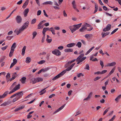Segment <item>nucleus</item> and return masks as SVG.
<instances>
[{
  "mask_svg": "<svg viewBox=\"0 0 121 121\" xmlns=\"http://www.w3.org/2000/svg\"><path fill=\"white\" fill-rule=\"evenodd\" d=\"M23 95V93H22L19 95H17V96L12 101L10 100H8L1 104L0 105V106H6V105H11L13 103L15 102L17 100H18Z\"/></svg>",
  "mask_w": 121,
  "mask_h": 121,
  "instance_id": "1",
  "label": "nucleus"
},
{
  "mask_svg": "<svg viewBox=\"0 0 121 121\" xmlns=\"http://www.w3.org/2000/svg\"><path fill=\"white\" fill-rule=\"evenodd\" d=\"M82 23H80L77 25H75L73 26H69V28L70 29L72 33H73L76 30L78 29L81 26Z\"/></svg>",
  "mask_w": 121,
  "mask_h": 121,
  "instance_id": "2",
  "label": "nucleus"
},
{
  "mask_svg": "<svg viewBox=\"0 0 121 121\" xmlns=\"http://www.w3.org/2000/svg\"><path fill=\"white\" fill-rule=\"evenodd\" d=\"M20 84H19L17 85H16L9 92V94H10L20 89Z\"/></svg>",
  "mask_w": 121,
  "mask_h": 121,
  "instance_id": "3",
  "label": "nucleus"
},
{
  "mask_svg": "<svg viewBox=\"0 0 121 121\" xmlns=\"http://www.w3.org/2000/svg\"><path fill=\"white\" fill-rule=\"evenodd\" d=\"M75 64V63H73L71 65L67 68L66 69L64 70L61 72L63 75L67 71H68L70 70Z\"/></svg>",
  "mask_w": 121,
  "mask_h": 121,
  "instance_id": "4",
  "label": "nucleus"
},
{
  "mask_svg": "<svg viewBox=\"0 0 121 121\" xmlns=\"http://www.w3.org/2000/svg\"><path fill=\"white\" fill-rule=\"evenodd\" d=\"M53 54L57 56H60L61 55V53L59 50L58 49L52 52Z\"/></svg>",
  "mask_w": 121,
  "mask_h": 121,
  "instance_id": "5",
  "label": "nucleus"
},
{
  "mask_svg": "<svg viewBox=\"0 0 121 121\" xmlns=\"http://www.w3.org/2000/svg\"><path fill=\"white\" fill-rule=\"evenodd\" d=\"M111 26L110 24H108L106 26V27L103 29V31L104 32H106L109 30L111 29Z\"/></svg>",
  "mask_w": 121,
  "mask_h": 121,
  "instance_id": "6",
  "label": "nucleus"
},
{
  "mask_svg": "<svg viewBox=\"0 0 121 121\" xmlns=\"http://www.w3.org/2000/svg\"><path fill=\"white\" fill-rule=\"evenodd\" d=\"M16 20L17 22L18 23H21L22 21V19L21 16H17L16 18Z\"/></svg>",
  "mask_w": 121,
  "mask_h": 121,
  "instance_id": "7",
  "label": "nucleus"
},
{
  "mask_svg": "<svg viewBox=\"0 0 121 121\" xmlns=\"http://www.w3.org/2000/svg\"><path fill=\"white\" fill-rule=\"evenodd\" d=\"M63 74L61 72L52 79V80L55 81L62 76Z\"/></svg>",
  "mask_w": 121,
  "mask_h": 121,
  "instance_id": "8",
  "label": "nucleus"
},
{
  "mask_svg": "<svg viewBox=\"0 0 121 121\" xmlns=\"http://www.w3.org/2000/svg\"><path fill=\"white\" fill-rule=\"evenodd\" d=\"M29 24V21H27L23 24L22 27L24 29H26L28 27Z\"/></svg>",
  "mask_w": 121,
  "mask_h": 121,
  "instance_id": "9",
  "label": "nucleus"
},
{
  "mask_svg": "<svg viewBox=\"0 0 121 121\" xmlns=\"http://www.w3.org/2000/svg\"><path fill=\"white\" fill-rule=\"evenodd\" d=\"M23 92V91H20L17 92L15 94L13 95L12 96H11L10 97V98H12L13 97H15L16 96H17V95H19L21 94Z\"/></svg>",
  "mask_w": 121,
  "mask_h": 121,
  "instance_id": "10",
  "label": "nucleus"
},
{
  "mask_svg": "<svg viewBox=\"0 0 121 121\" xmlns=\"http://www.w3.org/2000/svg\"><path fill=\"white\" fill-rule=\"evenodd\" d=\"M29 12V9L28 8L26 9L25 10L23 13L25 17H26L27 16Z\"/></svg>",
  "mask_w": 121,
  "mask_h": 121,
  "instance_id": "11",
  "label": "nucleus"
},
{
  "mask_svg": "<svg viewBox=\"0 0 121 121\" xmlns=\"http://www.w3.org/2000/svg\"><path fill=\"white\" fill-rule=\"evenodd\" d=\"M26 77H23L21 79H20V81L22 84H24L26 82Z\"/></svg>",
  "mask_w": 121,
  "mask_h": 121,
  "instance_id": "12",
  "label": "nucleus"
},
{
  "mask_svg": "<svg viewBox=\"0 0 121 121\" xmlns=\"http://www.w3.org/2000/svg\"><path fill=\"white\" fill-rule=\"evenodd\" d=\"M49 86H48L47 87L44 88V89L42 90H41L39 92V93H41L40 94V95H42L43 94H44V93H45V92H46V90H44L46 89Z\"/></svg>",
  "mask_w": 121,
  "mask_h": 121,
  "instance_id": "13",
  "label": "nucleus"
},
{
  "mask_svg": "<svg viewBox=\"0 0 121 121\" xmlns=\"http://www.w3.org/2000/svg\"><path fill=\"white\" fill-rule=\"evenodd\" d=\"M65 106H61L58 109H57L56 110L54 113L53 114H54L57 113V112H59L61 110H62L63 108Z\"/></svg>",
  "mask_w": 121,
  "mask_h": 121,
  "instance_id": "14",
  "label": "nucleus"
},
{
  "mask_svg": "<svg viewBox=\"0 0 121 121\" xmlns=\"http://www.w3.org/2000/svg\"><path fill=\"white\" fill-rule=\"evenodd\" d=\"M28 1L27 0L25 2L22 6V8L23 9H25L26 7L28 4Z\"/></svg>",
  "mask_w": 121,
  "mask_h": 121,
  "instance_id": "15",
  "label": "nucleus"
},
{
  "mask_svg": "<svg viewBox=\"0 0 121 121\" xmlns=\"http://www.w3.org/2000/svg\"><path fill=\"white\" fill-rule=\"evenodd\" d=\"M43 80V79L41 78L38 77L36 78V83L40 82Z\"/></svg>",
  "mask_w": 121,
  "mask_h": 121,
  "instance_id": "16",
  "label": "nucleus"
},
{
  "mask_svg": "<svg viewBox=\"0 0 121 121\" xmlns=\"http://www.w3.org/2000/svg\"><path fill=\"white\" fill-rule=\"evenodd\" d=\"M30 81H32L33 82L32 84H33L36 83V78H30Z\"/></svg>",
  "mask_w": 121,
  "mask_h": 121,
  "instance_id": "17",
  "label": "nucleus"
},
{
  "mask_svg": "<svg viewBox=\"0 0 121 121\" xmlns=\"http://www.w3.org/2000/svg\"><path fill=\"white\" fill-rule=\"evenodd\" d=\"M109 32H107L106 33H104L102 32L101 33V35H102V37L103 38H104L105 36L107 35H108L109 34Z\"/></svg>",
  "mask_w": 121,
  "mask_h": 121,
  "instance_id": "18",
  "label": "nucleus"
},
{
  "mask_svg": "<svg viewBox=\"0 0 121 121\" xmlns=\"http://www.w3.org/2000/svg\"><path fill=\"white\" fill-rule=\"evenodd\" d=\"M73 49L72 48H67L65 49V51L66 52H71L73 51Z\"/></svg>",
  "mask_w": 121,
  "mask_h": 121,
  "instance_id": "19",
  "label": "nucleus"
},
{
  "mask_svg": "<svg viewBox=\"0 0 121 121\" xmlns=\"http://www.w3.org/2000/svg\"><path fill=\"white\" fill-rule=\"evenodd\" d=\"M24 108V106H21L19 108H16L14 110L15 112L19 110H21Z\"/></svg>",
  "mask_w": 121,
  "mask_h": 121,
  "instance_id": "20",
  "label": "nucleus"
},
{
  "mask_svg": "<svg viewBox=\"0 0 121 121\" xmlns=\"http://www.w3.org/2000/svg\"><path fill=\"white\" fill-rule=\"evenodd\" d=\"M116 63L115 62H113L108 64L107 66H113L115 65Z\"/></svg>",
  "mask_w": 121,
  "mask_h": 121,
  "instance_id": "21",
  "label": "nucleus"
},
{
  "mask_svg": "<svg viewBox=\"0 0 121 121\" xmlns=\"http://www.w3.org/2000/svg\"><path fill=\"white\" fill-rule=\"evenodd\" d=\"M75 44L74 43H71L68 44L67 46L68 48H71L74 46Z\"/></svg>",
  "mask_w": 121,
  "mask_h": 121,
  "instance_id": "22",
  "label": "nucleus"
},
{
  "mask_svg": "<svg viewBox=\"0 0 121 121\" xmlns=\"http://www.w3.org/2000/svg\"><path fill=\"white\" fill-rule=\"evenodd\" d=\"M16 43H14L13 44H12V46L11 47V49H12L13 50H14V49L16 48Z\"/></svg>",
  "mask_w": 121,
  "mask_h": 121,
  "instance_id": "23",
  "label": "nucleus"
},
{
  "mask_svg": "<svg viewBox=\"0 0 121 121\" xmlns=\"http://www.w3.org/2000/svg\"><path fill=\"white\" fill-rule=\"evenodd\" d=\"M121 98V95H120L116 97L115 99V100L116 102H117Z\"/></svg>",
  "mask_w": 121,
  "mask_h": 121,
  "instance_id": "24",
  "label": "nucleus"
},
{
  "mask_svg": "<svg viewBox=\"0 0 121 121\" xmlns=\"http://www.w3.org/2000/svg\"><path fill=\"white\" fill-rule=\"evenodd\" d=\"M26 48V46H25L23 47L22 49V54L23 56L25 54Z\"/></svg>",
  "mask_w": 121,
  "mask_h": 121,
  "instance_id": "25",
  "label": "nucleus"
},
{
  "mask_svg": "<svg viewBox=\"0 0 121 121\" xmlns=\"http://www.w3.org/2000/svg\"><path fill=\"white\" fill-rule=\"evenodd\" d=\"M53 4V2L51 1H48L45 2L43 3V4H49L50 5H52Z\"/></svg>",
  "mask_w": 121,
  "mask_h": 121,
  "instance_id": "26",
  "label": "nucleus"
},
{
  "mask_svg": "<svg viewBox=\"0 0 121 121\" xmlns=\"http://www.w3.org/2000/svg\"><path fill=\"white\" fill-rule=\"evenodd\" d=\"M87 29V28L85 26H83L79 30L81 32H83L84 30Z\"/></svg>",
  "mask_w": 121,
  "mask_h": 121,
  "instance_id": "27",
  "label": "nucleus"
},
{
  "mask_svg": "<svg viewBox=\"0 0 121 121\" xmlns=\"http://www.w3.org/2000/svg\"><path fill=\"white\" fill-rule=\"evenodd\" d=\"M31 61V59L30 57H27L26 58V62L27 63H29Z\"/></svg>",
  "mask_w": 121,
  "mask_h": 121,
  "instance_id": "28",
  "label": "nucleus"
},
{
  "mask_svg": "<svg viewBox=\"0 0 121 121\" xmlns=\"http://www.w3.org/2000/svg\"><path fill=\"white\" fill-rule=\"evenodd\" d=\"M37 33L36 31H35L33 32L32 34V35L33 36L32 38V39H33L35 38L36 36L37 35Z\"/></svg>",
  "mask_w": 121,
  "mask_h": 121,
  "instance_id": "29",
  "label": "nucleus"
},
{
  "mask_svg": "<svg viewBox=\"0 0 121 121\" xmlns=\"http://www.w3.org/2000/svg\"><path fill=\"white\" fill-rule=\"evenodd\" d=\"M14 50H12V49H11L10 52L9 53V56L10 57H11L13 55V52H14Z\"/></svg>",
  "mask_w": 121,
  "mask_h": 121,
  "instance_id": "30",
  "label": "nucleus"
},
{
  "mask_svg": "<svg viewBox=\"0 0 121 121\" xmlns=\"http://www.w3.org/2000/svg\"><path fill=\"white\" fill-rule=\"evenodd\" d=\"M16 84L17 82H14L9 88V89L10 90L12 89L14 87V86L16 85Z\"/></svg>",
  "mask_w": 121,
  "mask_h": 121,
  "instance_id": "31",
  "label": "nucleus"
},
{
  "mask_svg": "<svg viewBox=\"0 0 121 121\" xmlns=\"http://www.w3.org/2000/svg\"><path fill=\"white\" fill-rule=\"evenodd\" d=\"M72 4L74 9H75L76 7V4L75 1V0H73L72 2Z\"/></svg>",
  "mask_w": 121,
  "mask_h": 121,
  "instance_id": "32",
  "label": "nucleus"
},
{
  "mask_svg": "<svg viewBox=\"0 0 121 121\" xmlns=\"http://www.w3.org/2000/svg\"><path fill=\"white\" fill-rule=\"evenodd\" d=\"M8 93L9 94L8 91H5L2 95V96H3L4 98L6 96Z\"/></svg>",
  "mask_w": 121,
  "mask_h": 121,
  "instance_id": "33",
  "label": "nucleus"
},
{
  "mask_svg": "<svg viewBox=\"0 0 121 121\" xmlns=\"http://www.w3.org/2000/svg\"><path fill=\"white\" fill-rule=\"evenodd\" d=\"M76 46L79 48H80L82 46V43L80 42H78L76 44Z\"/></svg>",
  "mask_w": 121,
  "mask_h": 121,
  "instance_id": "34",
  "label": "nucleus"
},
{
  "mask_svg": "<svg viewBox=\"0 0 121 121\" xmlns=\"http://www.w3.org/2000/svg\"><path fill=\"white\" fill-rule=\"evenodd\" d=\"M50 29H51L50 31L52 32V34L53 35H55V30L53 28V27H52L50 28Z\"/></svg>",
  "mask_w": 121,
  "mask_h": 121,
  "instance_id": "35",
  "label": "nucleus"
},
{
  "mask_svg": "<svg viewBox=\"0 0 121 121\" xmlns=\"http://www.w3.org/2000/svg\"><path fill=\"white\" fill-rule=\"evenodd\" d=\"M46 21L45 20H43L40 22L39 24L38 25V26H39L40 25H41L42 24H43L44 22H46Z\"/></svg>",
  "mask_w": 121,
  "mask_h": 121,
  "instance_id": "36",
  "label": "nucleus"
},
{
  "mask_svg": "<svg viewBox=\"0 0 121 121\" xmlns=\"http://www.w3.org/2000/svg\"><path fill=\"white\" fill-rule=\"evenodd\" d=\"M110 108V107H109L105 109V110L104 111L103 113V115H104L106 114V113H107V112L109 110V109Z\"/></svg>",
  "mask_w": 121,
  "mask_h": 121,
  "instance_id": "37",
  "label": "nucleus"
},
{
  "mask_svg": "<svg viewBox=\"0 0 121 121\" xmlns=\"http://www.w3.org/2000/svg\"><path fill=\"white\" fill-rule=\"evenodd\" d=\"M36 18H34L31 21V24H34L36 22Z\"/></svg>",
  "mask_w": 121,
  "mask_h": 121,
  "instance_id": "38",
  "label": "nucleus"
},
{
  "mask_svg": "<svg viewBox=\"0 0 121 121\" xmlns=\"http://www.w3.org/2000/svg\"><path fill=\"white\" fill-rule=\"evenodd\" d=\"M45 62V60H42L39 62H38V63L39 64H41L44 63Z\"/></svg>",
  "mask_w": 121,
  "mask_h": 121,
  "instance_id": "39",
  "label": "nucleus"
},
{
  "mask_svg": "<svg viewBox=\"0 0 121 121\" xmlns=\"http://www.w3.org/2000/svg\"><path fill=\"white\" fill-rule=\"evenodd\" d=\"M115 69V67H114L111 70L110 73H109V74L110 75L112 73L114 72Z\"/></svg>",
  "mask_w": 121,
  "mask_h": 121,
  "instance_id": "40",
  "label": "nucleus"
},
{
  "mask_svg": "<svg viewBox=\"0 0 121 121\" xmlns=\"http://www.w3.org/2000/svg\"><path fill=\"white\" fill-rule=\"evenodd\" d=\"M10 77V74L9 73H8L6 76L7 80H8V79Z\"/></svg>",
  "mask_w": 121,
  "mask_h": 121,
  "instance_id": "41",
  "label": "nucleus"
},
{
  "mask_svg": "<svg viewBox=\"0 0 121 121\" xmlns=\"http://www.w3.org/2000/svg\"><path fill=\"white\" fill-rule=\"evenodd\" d=\"M100 65L101 66V68H103L104 66V63L101 60H100Z\"/></svg>",
  "mask_w": 121,
  "mask_h": 121,
  "instance_id": "42",
  "label": "nucleus"
},
{
  "mask_svg": "<svg viewBox=\"0 0 121 121\" xmlns=\"http://www.w3.org/2000/svg\"><path fill=\"white\" fill-rule=\"evenodd\" d=\"M46 40L47 42L48 43H50L52 41V39L51 38L49 39H46Z\"/></svg>",
  "mask_w": 121,
  "mask_h": 121,
  "instance_id": "43",
  "label": "nucleus"
},
{
  "mask_svg": "<svg viewBox=\"0 0 121 121\" xmlns=\"http://www.w3.org/2000/svg\"><path fill=\"white\" fill-rule=\"evenodd\" d=\"M25 29L22 27H21V28H20L19 29V31L20 32V33H21Z\"/></svg>",
  "mask_w": 121,
  "mask_h": 121,
  "instance_id": "44",
  "label": "nucleus"
},
{
  "mask_svg": "<svg viewBox=\"0 0 121 121\" xmlns=\"http://www.w3.org/2000/svg\"><path fill=\"white\" fill-rule=\"evenodd\" d=\"M118 29V28H117L114 30L111 33V34L112 35L115 33Z\"/></svg>",
  "mask_w": 121,
  "mask_h": 121,
  "instance_id": "45",
  "label": "nucleus"
},
{
  "mask_svg": "<svg viewBox=\"0 0 121 121\" xmlns=\"http://www.w3.org/2000/svg\"><path fill=\"white\" fill-rule=\"evenodd\" d=\"M73 62V61H72V60L71 61H69L67 63H66V65H67L68 66H69L70 65V64Z\"/></svg>",
  "mask_w": 121,
  "mask_h": 121,
  "instance_id": "46",
  "label": "nucleus"
},
{
  "mask_svg": "<svg viewBox=\"0 0 121 121\" xmlns=\"http://www.w3.org/2000/svg\"><path fill=\"white\" fill-rule=\"evenodd\" d=\"M73 62V61H72V60L71 61H69L67 63H66V65H67L68 66H69L70 65V64Z\"/></svg>",
  "mask_w": 121,
  "mask_h": 121,
  "instance_id": "47",
  "label": "nucleus"
},
{
  "mask_svg": "<svg viewBox=\"0 0 121 121\" xmlns=\"http://www.w3.org/2000/svg\"><path fill=\"white\" fill-rule=\"evenodd\" d=\"M115 117L116 116L115 115H114L113 117L110 119L108 121H113L115 119Z\"/></svg>",
  "mask_w": 121,
  "mask_h": 121,
  "instance_id": "48",
  "label": "nucleus"
},
{
  "mask_svg": "<svg viewBox=\"0 0 121 121\" xmlns=\"http://www.w3.org/2000/svg\"><path fill=\"white\" fill-rule=\"evenodd\" d=\"M85 69L89 70L90 69V67L88 64H86V67L84 68Z\"/></svg>",
  "mask_w": 121,
  "mask_h": 121,
  "instance_id": "49",
  "label": "nucleus"
},
{
  "mask_svg": "<svg viewBox=\"0 0 121 121\" xmlns=\"http://www.w3.org/2000/svg\"><path fill=\"white\" fill-rule=\"evenodd\" d=\"M16 78V77H14V76H12V77L11 78L9 79V80H8V81H7V82H8L9 81H11L15 79Z\"/></svg>",
  "mask_w": 121,
  "mask_h": 121,
  "instance_id": "50",
  "label": "nucleus"
},
{
  "mask_svg": "<svg viewBox=\"0 0 121 121\" xmlns=\"http://www.w3.org/2000/svg\"><path fill=\"white\" fill-rule=\"evenodd\" d=\"M8 47V46H6L5 47H4L2 48H1V49L3 51H4L5 50H6Z\"/></svg>",
  "mask_w": 121,
  "mask_h": 121,
  "instance_id": "51",
  "label": "nucleus"
},
{
  "mask_svg": "<svg viewBox=\"0 0 121 121\" xmlns=\"http://www.w3.org/2000/svg\"><path fill=\"white\" fill-rule=\"evenodd\" d=\"M90 35L89 34H86L85 35V37L87 39L90 37Z\"/></svg>",
  "mask_w": 121,
  "mask_h": 121,
  "instance_id": "52",
  "label": "nucleus"
},
{
  "mask_svg": "<svg viewBox=\"0 0 121 121\" xmlns=\"http://www.w3.org/2000/svg\"><path fill=\"white\" fill-rule=\"evenodd\" d=\"M84 75L81 73H79L77 75V77L78 78H80L81 76H83Z\"/></svg>",
  "mask_w": 121,
  "mask_h": 121,
  "instance_id": "53",
  "label": "nucleus"
},
{
  "mask_svg": "<svg viewBox=\"0 0 121 121\" xmlns=\"http://www.w3.org/2000/svg\"><path fill=\"white\" fill-rule=\"evenodd\" d=\"M41 11L40 10H38L37 13V15L38 16L39 15L41 14Z\"/></svg>",
  "mask_w": 121,
  "mask_h": 121,
  "instance_id": "54",
  "label": "nucleus"
},
{
  "mask_svg": "<svg viewBox=\"0 0 121 121\" xmlns=\"http://www.w3.org/2000/svg\"><path fill=\"white\" fill-rule=\"evenodd\" d=\"M43 12L44 15L46 17H48V16L46 14V13L44 10H43Z\"/></svg>",
  "mask_w": 121,
  "mask_h": 121,
  "instance_id": "55",
  "label": "nucleus"
},
{
  "mask_svg": "<svg viewBox=\"0 0 121 121\" xmlns=\"http://www.w3.org/2000/svg\"><path fill=\"white\" fill-rule=\"evenodd\" d=\"M43 25H40V26H38V29H41V28H42L43 27Z\"/></svg>",
  "mask_w": 121,
  "mask_h": 121,
  "instance_id": "56",
  "label": "nucleus"
},
{
  "mask_svg": "<svg viewBox=\"0 0 121 121\" xmlns=\"http://www.w3.org/2000/svg\"><path fill=\"white\" fill-rule=\"evenodd\" d=\"M107 71V70H103L101 72V74H104L106 73Z\"/></svg>",
  "mask_w": 121,
  "mask_h": 121,
  "instance_id": "57",
  "label": "nucleus"
},
{
  "mask_svg": "<svg viewBox=\"0 0 121 121\" xmlns=\"http://www.w3.org/2000/svg\"><path fill=\"white\" fill-rule=\"evenodd\" d=\"M14 32L15 33H16V35H18L20 33V32H19V31H17V30H16L14 31Z\"/></svg>",
  "mask_w": 121,
  "mask_h": 121,
  "instance_id": "58",
  "label": "nucleus"
},
{
  "mask_svg": "<svg viewBox=\"0 0 121 121\" xmlns=\"http://www.w3.org/2000/svg\"><path fill=\"white\" fill-rule=\"evenodd\" d=\"M86 58V57H84L82 58L80 60V61H81V62H82L83 60H85Z\"/></svg>",
  "mask_w": 121,
  "mask_h": 121,
  "instance_id": "59",
  "label": "nucleus"
},
{
  "mask_svg": "<svg viewBox=\"0 0 121 121\" xmlns=\"http://www.w3.org/2000/svg\"><path fill=\"white\" fill-rule=\"evenodd\" d=\"M64 48V47L62 46H60L58 47V48L60 50H62Z\"/></svg>",
  "mask_w": 121,
  "mask_h": 121,
  "instance_id": "60",
  "label": "nucleus"
},
{
  "mask_svg": "<svg viewBox=\"0 0 121 121\" xmlns=\"http://www.w3.org/2000/svg\"><path fill=\"white\" fill-rule=\"evenodd\" d=\"M13 36H7L6 37L7 39L9 40H10L12 38Z\"/></svg>",
  "mask_w": 121,
  "mask_h": 121,
  "instance_id": "61",
  "label": "nucleus"
},
{
  "mask_svg": "<svg viewBox=\"0 0 121 121\" xmlns=\"http://www.w3.org/2000/svg\"><path fill=\"white\" fill-rule=\"evenodd\" d=\"M17 60L16 59H14L13 60V63L16 64L17 62Z\"/></svg>",
  "mask_w": 121,
  "mask_h": 121,
  "instance_id": "62",
  "label": "nucleus"
},
{
  "mask_svg": "<svg viewBox=\"0 0 121 121\" xmlns=\"http://www.w3.org/2000/svg\"><path fill=\"white\" fill-rule=\"evenodd\" d=\"M22 0H20V1H18V2L17 3V4L18 5H20L22 3Z\"/></svg>",
  "mask_w": 121,
  "mask_h": 121,
  "instance_id": "63",
  "label": "nucleus"
},
{
  "mask_svg": "<svg viewBox=\"0 0 121 121\" xmlns=\"http://www.w3.org/2000/svg\"><path fill=\"white\" fill-rule=\"evenodd\" d=\"M100 78V77H97L95 78L94 79V81H96L97 80Z\"/></svg>",
  "mask_w": 121,
  "mask_h": 121,
  "instance_id": "64",
  "label": "nucleus"
}]
</instances>
